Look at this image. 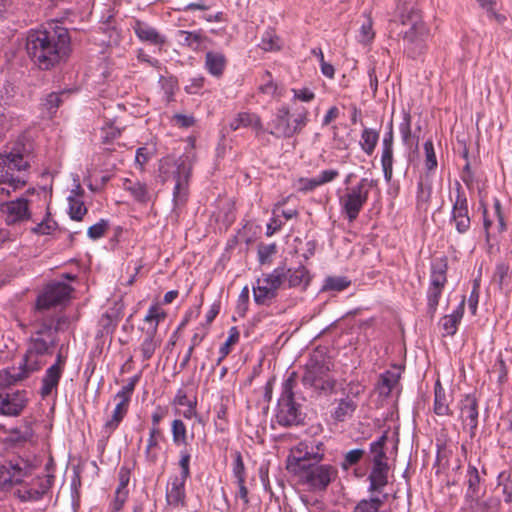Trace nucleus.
Listing matches in <instances>:
<instances>
[{
	"instance_id": "f257e3e1",
	"label": "nucleus",
	"mask_w": 512,
	"mask_h": 512,
	"mask_svg": "<svg viewBox=\"0 0 512 512\" xmlns=\"http://www.w3.org/2000/svg\"><path fill=\"white\" fill-rule=\"evenodd\" d=\"M54 480L55 476L50 472L36 475L35 466L21 458L0 468V488L8 491L15 487L14 496L21 502L39 501L50 490Z\"/></svg>"
},
{
	"instance_id": "f03ea898",
	"label": "nucleus",
	"mask_w": 512,
	"mask_h": 512,
	"mask_svg": "<svg viewBox=\"0 0 512 512\" xmlns=\"http://www.w3.org/2000/svg\"><path fill=\"white\" fill-rule=\"evenodd\" d=\"M26 50L34 64L40 69L48 70L68 56V30L58 25H50L43 30H32L27 35Z\"/></svg>"
},
{
	"instance_id": "7ed1b4c3",
	"label": "nucleus",
	"mask_w": 512,
	"mask_h": 512,
	"mask_svg": "<svg viewBox=\"0 0 512 512\" xmlns=\"http://www.w3.org/2000/svg\"><path fill=\"white\" fill-rule=\"evenodd\" d=\"M310 281L311 276L305 266L288 268L285 264H282L273 271L263 273L257 278L255 285L252 287L253 298L258 305L270 306L277 298L279 289L285 283L289 288H299L304 291Z\"/></svg>"
},
{
	"instance_id": "20e7f679",
	"label": "nucleus",
	"mask_w": 512,
	"mask_h": 512,
	"mask_svg": "<svg viewBox=\"0 0 512 512\" xmlns=\"http://www.w3.org/2000/svg\"><path fill=\"white\" fill-rule=\"evenodd\" d=\"M53 319H42L36 315L35 331L31 334L27 350L24 354L26 365L30 371H38L45 365L44 357L52 355L57 344V327L53 328Z\"/></svg>"
},
{
	"instance_id": "39448f33",
	"label": "nucleus",
	"mask_w": 512,
	"mask_h": 512,
	"mask_svg": "<svg viewBox=\"0 0 512 512\" xmlns=\"http://www.w3.org/2000/svg\"><path fill=\"white\" fill-rule=\"evenodd\" d=\"M399 19L402 26L399 35L402 38L404 51L409 57L416 58L426 48L429 30L422 20L420 10L412 3L403 5Z\"/></svg>"
},
{
	"instance_id": "423d86ee",
	"label": "nucleus",
	"mask_w": 512,
	"mask_h": 512,
	"mask_svg": "<svg viewBox=\"0 0 512 512\" xmlns=\"http://www.w3.org/2000/svg\"><path fill=\"white\" fill-rule=\"evenodd\" d=\"M332 363L321 351H314L305 365V371L302 376L304 386H309L317 392L331 393L336 380L330 374Z\"/></svg>"
},
{
	"instance_id": "0eeeda50",
	"label": "nucleus",
	"mask_w": 512,
	"mask_h": 512,
	"mask_svg": "<svg viewBox=\"0 0 512 512\" xmlns=\"http://www.w3.org/2000/svg\"><path fill=\"white\" fill-rule=\"evenodd\" d=\"M309 112L306 108L296 111L292 117L290 108L282 105L277 108L273 118L267 123V131L278 139H288L299 134L308 123Z\"/></svg>"
},
{
	"instance_id": "6e6552de",
	"label": "nucleus",
	"mask_w": 512,
	"mask_h": 512,
	"mask_svg": "<svg viewBox=\"0 0 512 512\" xmlns=\"http://www.w3.org/2000/svg\"><path fill=\"white\" fill-rule=\"evenodd\" d=\"M297 385V373L291 372L282 384V393L278 399L276 421L283 427L299 425L304 419L302 407L296 402L294 388Z\"/></svg>"
},
{
	"instance_id": "1a4fd4ad",
	"label": "nucleus",
	"mask_w": 512,
	"mask_h": 512,
	"mask_svg": "<svg viewBox=\"0 0 512 512\" xmlns=\"http://www.w3.org/2000/svg\"><path fill=\"white\" fill-rule=\"evenodd\" d=\"M293 473L302 485H305L311 492H322L338 476V470L331 464L314 463L309 466L294 468Z\"/></svg>"
},
{
	"instance_id": "9d476101",
	"label": "nucleus",
	"mask_w": 512,
	"mask_h": 512,
	"mask_svg": "<svg viewBox=\"0 0 512 512\" xmlns=\"http://www.w3.org/2000/svg\"><path fill=\"white\" fill-rule=\"evenodd\" d=\"M376 185V180L362 178L355 186L348 188L346 193L339 198L341 211L349 222L358 218L368 200L369 190Z\"/></svg>"
},
{
	"instance_id": "9b49d317",
	"label": "nucleus",
	"mask_w": 512,
	"mask_h": 512,
	"mask_svg": "<svg viewBox=\"0 0 512 512\" xmlns=\"http://www.w3.org/2000/svg\"><path fill=\"white\" fill-rule=\"evenodd\" d=\"M325 455V445L316 439H307L294 446L287 458V469L292 472L294 468L320 463Z\"/></svg>"
},
{
	"instance_id": "f8f14e48",
	"label": "nucleus",
	"mask_w": 512,
	"mask_h": 512,
	"mask_svg": "<svg viewBox=\"0 0 512 512\" xmlns=\"http://www.w3.org/2000/svg\"><path fill=\"white\" fill-rule=\"evenodd\" d=\"M3 155L8 157L17 173L26 174L28 178V171L36 161V146L32 139L22 135L12 144L10 151Z\"/></svg>"
},
{
	"instance_id": "ddd939ff",
	"label": "nucleus",
	"mask_w": 512,
	"mask_h": 512,
	"mask_svg": "<svg viewBox=\"0 0 512 512\" xmlns=\"http://www.w3.org/2000/svg\"><path fill=\"white\" fill-rule=\"evenodd\" d=\"M452 211L450 223L454 225L459 234H465L471 227L468 199L459 182H456L455 198H451Z\"/></svg>"
},
{
	"instance_id": "4468645a",
	"label": "nucleus",
	"mask_w": 512,
	"mask_h": 512,
	"mask_svg": "<svg viewBox=\"0 0 512 512\" xmlns=\"http://www.w3.org/2000/svg\"><path fill=\"white\" fill-rule=\"evenodd\" d=\"M16 172L8 157L0 154V198L9 197L11 192L23 188L28 180L26 174Z\"/></svg>"
},
{
	"instance_id": "2eb2a0df",
	"label": "nucleus",
	"mask_w": 512,
	"mask_h": 512,
	"mask_svg": "<svg viewBox=\"0 0 512 512\" xmlns=\"http://www.w3.org/2000/svg\"><path fill=\"white\" fill-rule=\"evenodd\" d=\"M71 291V287L63 282L47 285L44 291L37 298L36 314L41 313L43 310L63 304L69 299Z\"/></svg>"
},
{
	"instance_id": "dca6fc26",
	"label": "nucleus",
	"mask_w": 512,
	"mask_h": 512,
	"mask_svg": "<svg viewBox=\"0 0 512 512\" xmlns=\"http://www.w3.org/2000/svg\"><path fill=\"white\" fill-rule=\"evenodd\" d=\"M192 166V159L188 155H183L176 161V171L174 172L176 184L173 191V200L176 206L183 205L186 201Z\"/></svg>"
},
{
	"instance_id": "f3484780",
	"label": "nucleus",
	"mask_w": 512,
	"mask_h": 512,
	"mask_svg": "<svg viewBox=\"0 0 512 512\" xmlns=\"http://www.w3.org/2000/svg\"><path fill=\"white\" fill-rule=\"evenodd\" d=\"M460 419L464 427L469 428L473 437L478 427L479 405L475 394H466L459 402Z\"/></svg>"
},
{
	"instance_id": "a211bd4d",
	"label": "nucleus",
	"mask_w": 512,
	"mask_h": 512,
	"mask_svg": "<svg viewBox=\"0 0 512 512\" xmlns=\"http://www.w3.org/2000/svg\"><path fill=\"white\" fill-rule=\"evenodd\" d=\"M0 211L9 225L28 220L30 217L28 200L24 198L1 203Z\"/></svg>"
},
{
	"instance_id": "6ab92c4d",
	"label": "nucleus",
	"mask_w": 512,
	"mask_h": 512,
	"mask_svg": "<svg viewBox=\"0 0 512 512\" xmlns=\"http://www.w3.org/2000/svg\"><path fill=\"white\" fill-rule=\"evenodd\" d=\"M28 402L25 390L13 393H0V414L5 416H18Z\"/></svg>"
},
{
	"instance_id": "aec40b11",
	"label": "nucleus",
	"mask_w": 512,
	"mask_h": 512,
	"mask_svg": "<svg viewBox=\"0 0 512 512\" xmlns=\"http://www.w3.org/2000/svg\"><path fill=\"white\" fill-rule=\"evenodd\" d=\"M465 485L467 486L465 493L466 504L480 500L484 496L485 486L482 483V477L479 470L473 465H469L467 468Z\"/></svg>"
},
{
	"instance_id": "412c9836",
	"label": "nucleus",
	"mask_w": 512,
	"mask_h": 512,
	"mask_svg": "<svg viewBox=\"0 0 512 512\" xmlns=\"http://www.w3.org/2000/svg\"><path fill=\"white\" fill-rule=\"evenodd\" d=\"M23 357L18 367H7L0 370V387L8 388L27 379L35 371H30Z\"/></svg>"
},
{
	"instance_id": "4be33fe9",
	"label": "nucleus",
	"mask_w": 512,
	"mask_h": 512,
	"mask_svg": "<svg viewBox=\"0 0 512 512\" xmlns=\"http://www.w3.org/2000/svg\"><path fill=\"white\" fill-rule=\"evenodd\" d=\"M187 480L175 476L170 477L166 486V501L173 508L186 506L185 484Z\"/></svg>"
},
{
	"instance_id": "5701e85b",
	"label": "nucleus",
	"mask_w": 512,
	"mask_h": 512,
	"mask_svg": "<svg viewBox=\"0 0 512 512\" xmlns=\"http://www.w3.org/2000/svg\"><path fill=\"white\" fill-rule=\"evenodd\" d=\"M231 130L236 131L241 127L252 128L256 136L265 132L264 125L259 115L252 112H240L229 123Z\"/></svg>"
},
{
	"instance_id": "b1692460",
	"label": "nucleus",
	"mask_w": 512,
	"mask_h": 512,
	"mask_svg": "<svg viewBox=\"0 0 512 512\" xmlns=\"http://www.w3.org/2000/svg\"><path fill=\"white\" fill-rule=\"evenodd\" d=\"M176 39L181 46H186L194 51L206 48L207 36L201 31L178 30Z\"/></svg>"
},
{
	"instance_id": "393cba45",
	"label": "nucleus",
	"mask_w": 512,
	"mask_h": 512,
	"mask_svg": "<svg viewBox=\"0 0 512 512\" xmlns=\"http://www.w3.org/2000/svg\"><path fill=\"white\" fill-rule=\"evenodd\" d=\"M165 440L162 430L150 429L144 455L150 465L157 463L161 452L160 443Z\"/></svg>"
},
{
	"instance_id": "a878e982",
	"label": "nucleus",
	"mask_w": 512,
	"mask_h": 512,
	"mask_svg": "<svg viewBox=\"0 0 512 512\" xmlns=\"http://www.w3.org/2000/svg\"><path fill=\"white\" fill-rule=\"evenodd\" d=\"M133 29L137 37L143 42L155 46H162L166 42L165 37L146 22L136 21Z\"/></svg>"
},
{
	"instance_id": "bb28decb",
	"label": "nucleus",
	"mask_w": 512,
	"mask_h": 512,
	"mask_svg": "<svg viewBox=\"0 0 512 512\" xmlns=\"http://www.w3.org/2000/svg\"><path fill=\"white\" fill-rule=\"evenodd\" d=\"M388 440V432L385 431L378 439L369 445V461L372 466L388 465V457L386 454V443Z\"/></svg>"
},
{
	"instance_id": "cd10ccee",
	"label": "nucleus",
	"mask_w": 512,
	"mask_h": 512,
	"mask_svg": "<svg viewBox=\"0 0 512 512\" xmlns=\"http://www.w3.org/2000/svg\"><path fill=\"white\" fill-rule=\"evenodd\" d=\"M390 466H372L368 475L370 493L381 492L383 488L388 484Z\"/></svg>"
},
{
	"instance_id": "c85d7f7f",
	"label": "nucleus",
	"mask_w": 512,
	"mask_h": 512,
	"mask_svg": "<svg viewBox=\"0 0 512 512\" xmlns=\"http://www.w3.org/2000/svg\"><path fill=\"white\" fill-rule=\"evenodd\" d=\"M123 189L131 194L135 201L147 204L151 201V193L147 185L138 180L124 179Z\"/></svg>"
},
{
	"instance_id": "c756f323",
	"label": "nucleus",
	"mask_w": 512,
	"mask_h": 512,
	"mask_svg": "<svg viewBox=\"0 0 512 512\" xmlns=\"http://www.w3.org/2000/svg\"><path fill=\"white\" fill-rule=\"evenodd\" d=\"M465 310V299L463 298L457 308L449 315H445L440 320V325L445 331V335L453 336L456 334L458 325L462 320Z\"/></svg>"
},
{
	"instance_id": "7c9ffc66",
	"label": "nucleus",
	"mask_w": 512,
	"mask_h": 512,
	"mask_svg": "<svg viewBox=\"0 0 512 512\" xmlns=\"http://www.w3.org/2000/svg\"><path fill=\"white\" fill-rule=\"evenodd\" d=\"M226 64L227 59L221 52L208 51L205 55V68L215 77L223 74Z\"/></svg>"
},
{
	"instance_id": "2f4dec72",
	"label": "nucleus",
	"mask_w": 512,
	"mask_h": 512,
	"mask_svg": "<svg viewBox=\"0 0 512 512\" xmlns=\"http://www.w3.org/2000/svg\"><path fill=\"white\" fill-rule=\"evenodd\" d=\"M63 371L56 367H49L42 378L40 394L43 398L49 396L58 387Z\"/></svg>"
},
{
	"instance_id": "473e14b6",
	"label": "nucleus",
	"mask_w": 512,
	"mask_h": 512,
	"mask_svg": "<svg viewBox=\"0 0 512 512\" xmlns=\"http://www.w3.org/2000/svg\"><path fill=\"white\" fill-rule=\"evenodd\" d=\"M400 372L397 370H387L380 375L378 382V391L381 396L388 397L392 390L398 385Z\"/></svg>"
},
{
	"instance_id": "72a5a7b5",
	"label": "nucleus",
	"mask_w": 512,
	"mask_h": 512,
	"mask_svg": "<svg viewBox=\"0 0 512 512\" xmlns=\"http://www.w3.org/2000/svg\"><path fill=\"white\" fill-rule=\"evenodd\" d=\"M434 413L438 416H448L451 414L448 397L439 380L434 387Z\"/></svg>"
},
{
	"instance_id": "f704fd0d",
	"label": "nucleus",
	"mask_w": 512,
	"mask_h": 512,
	"mask_svg": "<svg viewBox=\"0 0 512 512\" xmlns=\"http://www.w3.org/2000/svg\"><path fill=\"white\" fill-rule=\"evenodd\" d=\"M157 333L154 328H147L144 331V338L140 346V351L143 360H149L157 347L160 346L161 341L156 338Z\"/></svg>"
},
{
	"instance_id": "c9c22d12",
	"label": "nucleus",
	"mask_w": 512,
	"mask_h": 512,
	"mask_svg": "<svg viewBox=\"0 0 512 512\" xmlns=\"http://www.w3.org/2000/svg\"><path fill=\"white\" fill-rule=\"evenodd\" d=\"M128 408H129V403L118 400V402L113 410V413L111 415V418H109L103 426L105 433L110 435L112 432H114L117 429V427L119 426V424L121 423V421L123 420L125 415L127 414Z\"/></svg>"
},
{
	"instance_id": "e433bc0d",
	"label": "nucleus",
	"mask_w": 512,
	"mask_h": 512,
	"mask_svg": "<svg viewBox=\"0 0 512 512\" xmlns=\"http://www.w3.org/2000/svg\"><path fill=\"white\" fill-rule=\"evenodd\" d=\"M357 408V403L350 398L341 399L335 408L332 417L336 421H345L346 418L351 417Z\"/></svg>"
},
{
	"instance_id": "4c0bfd02",
	"label": "nucleus",
	"mask_w": 512,
	"mask_h": 512,
	"mask_svg": "<svg viewBox=\"0 0 512 512\" xmlns=\"http://www.w3.org/2000/svg\"><path fill=\"white\" fill-rule=\"evenodd\" d=\"M379 140L378 131L371 128H364L361 134L360 146L361 149L367 154L372 155Z\"/></svg>"
},
{
	"instance_id": "58836bf2",
	"label": "nucleus",
	"mask_w": 512,
	"mask_h": 512,
	"mask_svg": "<svg viewBox=\"0 0 512 512\" xmlns=\"http://www.w3.org/2000/svg\"><path fill=\"white\" fill-rule=\"evenodd\" d=\"M388 495L384 494L382 498L371 497L369 499H362L354 507L353 512H381L380 509L387 500Z\"/></svg>"
},
{
	"instance_id": "ea45409f",
	"label": "nucleus",
	"mask_w": 512,
	"mask_h": 512,
	"mask_svg": "<svg viewBox=\"0 0 512 512\" xmlns=\"http://www.w3.org/2000/svg\"><path fill=\"white\" fill-rule=\"evenodd\" d=\"M172 441L176 446H187V428L184 422L180 419H175L171 423Z\"/></svg>"
},
{
	"instance_id": "a19ab883",
	"label": "nucleus",
	"mask_w": 512,
	"mask_h": 512,
	"mask_svg": "<svg viewBox=\"0 0 512 512\" xmlns=\"http://www.w3.org/2000/svg\"><path fill=\"white\" fill-rule=\"evenodd\" d=\"M393 147L382 146L381 166L386 182H390L393 177Z\"/></svg>"
},
{
	"instance_id": "79ce46f5",
	"label": "nucleus",
	"mask_w": 512,
	"mask_h": 512,
	"mask_svg": "<svg viewBox=\"0 0 512 512\" xmlns=\"http://www.w3.org/2000/svg\"><path fill=\"white\" fill-rule=\"evenodd\" d=\"M471 512H498L499 502L496 499L488 498L485 500H476L467 504Z\"/></svg>"
},
{
	"instance_id": "37998d69",
	"label": "nucleus",
	"mask_w": 512,
	"mask_h": 512,
	"mask_svg": "<svg viewBox=\"0 0 512 512\" xmlns=\"http://www.w3.org/2000/svg\"><path fill=\"white\" fill-rule=\"evenodd\" d=\"M264 81L265 82L259 87V91L261 93L273 98H279L282 96L283 88L273 81L270 72L266 71L264 73Z\"/></svg>"
},
{
	"instance_id": "c03bdc74",
	"label": "nucleus",
	"mask_w": 512,
	"mask_h": 512,
	"mask_svg": "<svg viewBox=\"0 0 512 512\" xmlns=\"http://www.w3.org/2000/svg\"><path fill=\"white\" fill-rule=\"evenodd\" d=\"M69 215L71 219L75 221H81L84 215L87 213V208L84 202L78 196H69Z\"/></svg>"
},
{
	"instance_id": "a18cd8bd",
	"label": "nucleus",
	"mask_w": 512,
	"mask_h": 512,
	"mask_svg": "<svg viewBox=\"0 0 512 512\" xmlns=\"http://www.w3.org/2000/svg\"><path fill=\"white\" fill-rule=\"evenodd\" d=\"M166 316V312L160 308L158 304H154L148 309L144 321L149 324L148 328L155 327V332L157 333L159 323L163 321Z\"/></svg>"
},
{
	"instance_id": "49530a36",
	"label": "nucleus",
	"mask_w": 512,
	"mask_h": 512,
	"mask_svg": "<svg viewBox=\"0 0 512 512\" xmlns=\"http://www.w3.org/2000/svg\"><path fill=\"white\" fill-rule=\"evenodd\" d=\"M446 270V264L433 265L430 275L429 286L444 288L447 283Z\"/></svg>"
},
{
	"instance_id": "de8ad7c7",
	"label": "nucleus",
	"mask_w": 512,
	"mask_h": 512,
	"mask_svg": "<svg viewBox=\"0 0 512 512\" xmlns=\"http://www.w3.org/2000/svg\"><path fill=\"white\" fill-rule=\"evenodd\" d=\"M444 288L429 286L427 290V312L433 317Z\"/></svg>"
},
{
	"instance_id": "09e8293b",
	"label": "nucleus",
	"mask_w": 512,
	"mask_h": 512,
	"mask_svg": "<svg viewBox=\"0 0 512 512\" xmlns=\"http://www.w3.org/2000/svg\"><path fill=\"white\" fill-rule=\"evenodd\" d=\"M510 266L508 263L500 262L497 263L495 271L493 273L492 280L495 282L499 289H503L507 285L506 279L509 275Z\"/></svg>"
},
{
	"instance_id": "8fccbe9b",
	"label": "nucleus",
	"mask_w": 512,
	"mask_h": 512,
	"mask_svg": "<svg viewBox=\"0 0 512 512\" xmlns=\"http://www.w3.org/2000/svg\"><path fill=\"white\" fill-rule=\"evenodd\" d=\"M139 381V376H133L129 379L128 383L119 390L114 399L130 403L132 394L135 390L136 384Z\"/></svg>"
},
{
	"instance_id": "3c124183",
	"label": "nucleus",
	"mask_w": 512,
	"mask_h": 512,
	"mask_svg": "<svg viewBox=\"0 0 512 512\" xmlns=\"http://www.w3.org/2000/svg\"><path fill=\"white\" fill-rule=\"evenodd\" d=\"M139 381V376H133L129 379L128 383L119 390L114 399L130 403L132 394L135 390L136 384Z\"/></svg>"
},
{
	"instance_id": "603ef678",
	"label": "nucleus",
	"mask_w": 512,
	"mask_h": 512,
	"mask_svg": "<svg viewBox=\"0 0 512 512\" xmlns=\"http://www.w3.org/2000/svg\"><path fill=\"white\" fill-rule=\"evenodd\" d=\"M190 460H191V454L189 451L185 448L180 451V458L178 461V465L180 468V474L174 475L175 477L182 478L184 480H187L190 477Z\"/></svg>"
},
{
	"instance_id": "864d4df0",
	"label": "nucleus",
	"mask_w": 512,
	"mask_h": 512,
	"mask_svg": "<svg viewBox=\"0 0 512 512\" xmlns=\"http://www.w3.org/2000/svg\"><path fill=\"white\" fill-rule=\"evenodd\" d=\"M350 285V281L346 277L337 276V277H328L325 280L324 289L325 290H333V291H342L348 288Z\"/></svg>"
},
{
	"instance_id": "5fc2aeb1",
	"label": "nucleus",
	"mask_w": 512,
	"mask_h": 512,
	"mask_svg": "<svg viewBox=\"0 0 512 512\" xmlns=\"http://www.w3.org/2000/svg\"><path fill=\"white\" fill-rule=\"evenodd\" d=\"M277 246L275 243L262 244L258 247V261L260 264H271V258L276 253Z\"/></svg>"
},
{
	"instance_id": "6e6d98bb",
	"label": "nucleus",
	"mask_w": 512,
	"mask_h": 512,
	"mask_svg": "<svg viewBox=\"0 0 512 512\" xmlns=\"http://www.w3.org/2000/svg\"><path fill=\"white\" fill-rule=\"evenodd\" d=\"M233 475L236 478V481H245V466L243 462L242 455L239 451H235L233 453Z\"/></svg>"
},
{
	"instance_id": "4d7b16f0",
	"label": "nucleus",
	"mask_w": 512,
	"mask_h": 512,
	"mask_svg": "<svg viewBox=\"0 0 512 512\" xmlns=\"http://www.w3.org/2000/svg\"><path fill=\"white\" fill-rule=\"evenodd\" d=\"M424 152L426 169L429 171L434 170L437 167V158L432 140H427L424 143Z\"/></svg>"
},
{
	"instance_id": "13d9d810",
	"label": "nucleus",
	"mask_w": 512,
	"mask_h": 512,
	"mask_svg": "<svg viewBox=\"0 0 512 512\" xmlns=\"http://www.w3.org/2000/svg\"><path fill=\"white\" fill-rule=\"evenodd\" d=\"M57 228V223L50 218V214L46 216L40 223H38L32 231L37 234L49 235Z\"/></svg>"
},
{
	"instance_id": "bf43d9fd",
	"label": "nucleus",
	"mask_w": 512,
	"mask_h": 512,
	"mask_svg": "<svg viewBox=\"0 0 512 512\" xmlns=\"http://www.w3.org/2000/svg\"><path fill=\"white\" fill-rule=\"evenodd\" d=\"M365 455V451L363 449H353L348 451L344 455V460L341 464L344 470H347L350 466L356 465Z\"/></svg>"
},
{
	"instance_id": "052dcab7",
	"label": "nucleus",
	"mask_w": 512,
	"mask_h": 512,
	"mask_svg": "<svg viewBox=\"0 0 512 512\" xmlns=\"http://www.w3.org/2000/svg\"><path fill=\"white\" fill-rule=\"evenodd\" d=\"M121 134L120 128L114 126L112 123H108L101 128V141L103 144H108L112 140L119 137Z\"/></svg>"
},
{
	"instance_id": "680f3d73",
	"label": "nucleus",
	"mask_w": 512,
	"mask_h": 512,
	"mask_svg": "<svg viewBox=\"0 0 512 512\" xmlns=\"http://www.w3.org/2000/svg\"><path fill=\"white\" fill-rule=\"evenodd\" d=\"M260 47L265 51H274L280 49L279 38L273 32H266L262 37Z\"/></svg>"
},
{
	"instance_id": "e2e57ef3",
	"label": "nucleus",
	"mask_w": 512,
	"mask_h": 512,
	"mask_svg": "<svg viewBox=\"0 0 512 512\" xmlns=\"http://www.w3.org/2000/svg\"><path fill=\"white\" fill-rule=\"evenodd\" d=\"M108 227L109 222L105 219H101L99 222L88 228L87 234L91 239L96 240L104 236Z\"/></svg>"
},
{
	"instance_id": "0e129e2a",
	"label": "nucleus",
	"mask_w": 512,
	"mask_h": 512,
	"mask_svg": "<svg viewBox=\"0 0 512 512\" xmlns=\"http://www.w3.org/2000/svg\"><path fill=\"white\" fill-rule=\"evenodd\" d=\"M239 337L240 334L237 327H231L229 330L228 338L220 347V354H223V356H227L230 353L231 346L239 341Z\"/></svg>"
},
{
	"instance_id": "69168bd1",
	"label": "nucleus",
	"mask_w": 512,
	"mask_h": 512,
	"mask_svg": "<svg viewBox=\"0 0 512 512\" xmlns=\"http://www.w3.org/2000/svg\"><path fill=\"white\" fill-rule=\"evenodd\" d=\"M400 132L402 136V140L406 145H411L414 137L411 133V125H410V116L407 115L404 119V122L400 124Z\"/></svg>"
},
{
	"instance_id": "338daca9",
	"label": "nucleus",
	"mask_w": 512,
	"mask_h": 512,
	"mask_svg": "<svg viewBox=\"0 0 512 512\" xmlns=\"http://www.w3.org/2000/svg\"><path fill=\"white\" fill-rule=\"evenodd\" d=\"M128 498V492L115 491L114 500L111 503V512H120Z\"/></svg>"
},
{
	"instance_id": "774afa93",
	"label": "nucleus",
	"mask_w": 512,
	"mask_h": 512,
	"mask_svg": "<svg viewBox=\"0 0 512 512\" xmlns=\"http://www.w3.org/2000/svg\"><path fill=\"white\" fill-rule=\"evenodd\" d=\"M333 146L337 150H346L349 147L348 135H340L337 127H333Z\"/></svg>"
}]
</instances>
